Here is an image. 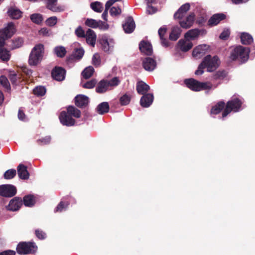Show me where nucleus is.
I'll list each match as a JSON object with an SVG mask.
<instances>
[{
	"label": "nucleus",
	"instance_id": "obj_44",
	"mask_svg": "<svg viewBox=\"0 0 255 255\" xmlns=\"http://www.w3.org/2000/svg\"><path fill=\"white\" fill-rule=\"evenodd\" d=\"M43 21V17L40 13H33V23L38 25H41Z\"/></svg>",
	"mask_w": 255,
	"mask_h": 255
},
{
	"label": "nucleus",
	"instance_id": "obj_34",
	"mask_svg": "<svg viewBox=\"0 0 255 255\" xmlns=\"http://www.w3.org/2000/svg\"><path fill=\"white\" fill-rule=\"evenodd\" d=\"M46 89L44 86H38L33 89V94L37 97H42L45 95Z\"/></svg>",
	"mask_w": 255,
	"mask_h": 255
},
{
	"label": "nucleus",
	"instance_id": "obj_39",
	"mask_svg": "<svg viewBox=\"0 0 255 255\" xmlns=\"http://www.w3.org/2000/svg\"><path fill=\"white\" fill-rule=\"evenodd\" d=\"M54 51L59 57L62 58L65 56L66 53V50L65 47L63 46H57L54 48Z\"/></svg>",
	"mask_w": 255,
	"mask_h": 255
},
{
	"label": "nucleus",
	"instance_id": "obj_64",
	"mask_svg": "<svg viewBox=\"0 0 255 255\" xmlns=\"http://www.w3.org/2000/svg\"><path fill=\"white\" fill-rule=\"evenodd\" d=\"M9 78L12 84L15 83L16 82V74L14 73L9 74Z\"/></svg>",
	"mask_w": 255,
	"mask_h": 255
},
{
	"label": "nucleus",
	"instance_id": "obj_21",
	"mask_svg": "<svg viewBox=\"0 0 255 255\" xmlns=\"http://www.w3.org/2000/svg\"><path fill=\"white\" fill-rule=\"evenodd\" d=\"M17 174L19 178L21 179H28L30 174L27 171V168L22 164H20L17 167Z\"/></svg>",
	"mask_w": 255,
	"mask_h": 255
},
{
	"label": "nucleus",
	"instance_id": "obj_6",
	"mask_svg": "<svg viewBox=\"0 0 255 255\" xmlns=\"http://www.w3.org/2000/svg\"><path fill=\"white\" fill-rule=\"evenodd\" d=\"M16 187L10 184H4L0 185V196L10 198L14 196L16 194Z\"/></svg>",
	"mask_w": 255,
	"mask_h": 255
},
{
	"label": "nucleus",
	"instance_id": "obj_15",
	"mask_svg": "<svg viewBox=\"0 0 255 255\" xmlns=\"http://www.w3.org/2000/svg\"><path fill=\"white\" fill-rule=\"evenodd\" d=\"M226 18V15L223 13H216L213 15L208 21L209 26H213L217 25L220 22Z\"/></svg>",
	"mask_w": 255,
	"mask_h": 255
},
{
	"label": "nucleus",
	"instance_id": "obj_32",
	"mask_svg": "<svg viewBox=\"0 0 255 255\" xmlns=\"http://www.w3.org/2000/svg\"><path fill=\"white\" fill-rule=\"evenodd\" d=\"M67 111L71 117L73 116L76 118H79L81 117V111L73 106H68L67 108Z\"/></svg>",
	"mask_w": 255,
	"mask_h": 255
},
{
	"label": "nucleus",
	"instance_id": "obj_48",
	"mask_svg": "<svg viewBox=\"0 0 255 255\" xmlns=\"http://www.w3.org/2000/svg\"><path fill=\"white\" fill-rule=\"evenodd\" d=\"M11 49H15L17 48H19L22 45L23 41L22 39L17 38L15 40H13L11 41Z\"/></svg>",
	"mask_w": 255,
	"mask_h": 255
},
{
	"label": "nucleus",
	"instance_id": "obj_35",
	"mask_svg": "<svg viewBox=\"0 0 255 255\" xmlns=\"http://www.w3.org/2000/svg\"><path fill=\"white\" fill-rule=\"evenodd\" d=\"M94 69L92 66L86 67L82 72V75L85 79L90 78L93 74Z\"/></svg>",
	"mask_w": 255,
	"mask_h": 255
},
{
	"label": "nucleus",
	"instance_id": "obj_51",
	"mask_svg": "<svg viewBox=\"0 0 255 255\" xmlns=\"http://www.w3.org/2000/svg\"><path fill=\"white\" fill-rule=\"evenodd\" d=\"M121 12L122 10L119 7H116L115 6H113L110 9V13L112 16L120 15Z\"/></svg>",
	"mask_w": 255,
	"mask_h": 255
},
{
	"label": "nucleus",
	"instance_id": "obj_43",
	"mask_svg": "<svg viewBox=\"0 0 255 255\" xmlns=\"http://www.w3.org/2000/svg\"><path fill=\"white\" fill-rule=\"evenodd\" d=\"M147 1V12L148 14H152L156 12L157 9L152 6L151 4L155 2L156 0H146Z\"/></svg>",
	"mask_w": 255,
	"mask_h": 255
},
{
	"label": "nucleus",
	"instance_id": "obj_25",
	"mask_svg": "<svg viewBox=\"0 0 255 255\" xmlns=\"http://www.w3.org/2000/svg\"><path fill=\"white\" fill-rule=\"evenodd\" d=\"M109 88L108 80L103 79L98 83L96 91L99 94L104 93L108 90Z\"/></svg>",
	"mask_w": 255,
	"mask_h": 255
},
{
	"label": "nucleus",
	"instance_id": "obj_45",
	"mask_svg": "<svg viewBox=\"0 0 255 255\" xmlns=\"http://www.w3.org/2000/svg\"><path fill=\"white\" fill-rule=\"evenodd\" d=\"M84 54V51L82 48H76L72 54L73 57L77 59H80Z\"/></svg>",
	"mask_w": 255,
	"mask_h": 255
},
{
	"label": "nucleus",
	"instance_id": "obj_4",
	"mask_svg": "<svg viewBox=\"0 0 255 255\" xmlns=\"http://www.w3.org/2000/svg\"><path fill=\"white\" fill-rule=\"evenodd\" d=\"M45 55V47L42 43L35 45L33 47V66L40 64L44 59Z\"/></svg>",
	"mask_w": 255,
	"mask_h": 255
},
{
	"label": "nucleus",
	"instance_id": "obj_9",
	"mask_svg": "<svg viewBox=\"0 0 255 255\" xmlns=\"http://www.w3.org/2000/svg\"><path fill=\"white\" fill-rule=\"evenodd\" d=\"M15 32V28L12 22H9L4 28L0 29V36L6 39L10 38Z\"/></svg>",
	"mask_w": 255,
	"mask_h": 255
},
{
	"label": "nucleus",
	"instance_id": "obj_59",
	"mask_svg": "<svg viewBox=\"0 0 255 255\" xmlns=\"http://www.w3.org/2000/svg\"><path fill=\"white\" fill-rule=\"evenodd\" d=\"M37 142H40L41 144H47L50 143L51 141V137L50 136H46L44 137H43L41 139L37 140Z\"/></svg>",
	"mask_w": 255,
	"mask_h": 255
},
{
	"label": "nucleus",
	"instance_id": "obj_47",
	"mask_svg": "<svg viewBox=\"0 0 255 255\" xmlns=\"http://www.w3.org/2000/svg\"><path fill=\"white\" fill-rule=\"evenodd\" d=\"M227 75L225 70L218 71L213 74V78L214 79H223Z\"/></svg>",
	"mask_w": 255,
	"mask_h": 255
},
{
	"label": "nucleus",
	"instance_id": "obj_53",
	"mask_svg": "<svg viewBox=\"0 0 255 255\" xmlns=\"http://www.w3.org/2000/svg\"><path fill=\"white\" fill-rule=\"evenodd\" d=\"M97 82V81L95 79H93L85 83L83 85V87L87 89L93 88L95 86Z\"/></svg>",
	"mask_w": 255,
	"mask_h": 255
},
{
	"label": "nucleus",
	"instance_id": "obj_10",
	"mask_svg": "<svg viewBox=\"0 0 255 255\" xmlns=\"http://www.w3.org/2000/svg\"><path fill=\"white\" fill-rule=\"evenodd\" d=\"M22 205V199L18 197H15L10 200L8 205L6 207L7 210L16 211L18 210Z\"/></svg>",
	"mask_w": 255,
	"mask_h": 255
},
{
	"label": "nucleus",
	"instance_id": "obj_63",
	"mask_svg": "<svg viewBox=\"0 0 255 255\" xmlns=\"http://www.w3.org/2000/svg\"><path fill=\"white\" fill-rule=\"evenodd\" d=\"M117 1L116 0H109L107 1L105 4V8L109 9L111 6L113 5Z\"/></svg>",
	"mask_w": 255,
	"mask_h": 255
},
{
	"label": "nucleus",
	"instance_id": "obj_50",
	"mask_svg": "<svg viewBox=\"0 0 255 255\" xmlns=\"http://www.w3.org/2000/svg\"><path fill=\"white\" fill-rule=\"evenodd\" d=\"M47 25L49 26H53L57 22V18L56 16H51L47 18L45 21Z\"/></svg>",
	"mask_w": 255,
	"mask_h": 255
},
{
	"label": "nucleus",
	"instance_id": "obj_12",
	"mask_svg": "<svg viewBox=\"0 0 255 255\" xmlns=\"http://www.w3.org/2000/svg\"><path fill=\"white\" fill-rule=\"evenodd\" d=\"M154 99L153 94L147 93L142 95L140 100V105L143 108H148L152 104Z\"/></svg>",
	"mask_w": 255,
	"mask_h": 255
},
{
	"label": "nucleus",
	"instance_id": "obj_46",
	"mask_svg": "<svg viewBox=\"0 0 255 255\" xmlns=\"http://www.w3.org/2000/svg\"><path fill=\"white\" fill-rule=\"evenodd\" d=\"M100 43L102 45V49L105 52H108L110 50L111 46L110 45L107 39L102 38L100 41Z\"/></svg>",
	"mask_w": 255,
	"mask_h": 255
},
{
	"label": "nucleus",
	"instance_id": "obj_3",
	"mask_svg": "<svg viewBox=\"0 0 255 255\" xmlns=\"http://www.w3.org/2000/svg\"><path fill=\"white\" fill-rule=\"evenodd\" d=\"M184 83L188 88L194 91H200L211 88V86L207 83L200 82L193 78L185 79Z\"/></svg>",
	"mask_w": 255,
	"mask_h": 255
},
{
	"label": "nucleus",
	"instance_id": "obj_42",
	"mask_svg": "<svg viewBox=\"0 0 255 255\" xmlns=\"http://www.w3.org/2000/svg\"><path fill=\"white\" fill-rule=\"evenodd\" d=\"M16 174V171L14 169H10L6 170L3 176L5 179H11L15 176Z\"/></svg>",
	"mask_w": 255,
	"mask_h": 255
},
{
	"label": "nucleus",
	"instance_id": "obj_57",
	"mask_svg": "<svg viewBox=\"0 0 255 255\" xmlns=\"http://www.w3.org/2000/svg\"><path fill=\"white\" fill-rule=\"evenodd\" d=\"M35 234L37 238L39 240H44L46 238V234L43 231L40 230H36Z\"/></svg>",
	"mask_w": 255,
	"mask_h": 255
},
{
	"label": "nucleus",
	"instance_id": "obj_11",
	"mask_svg": "<svg viewBox=\"0 0 255 255\" xmlns=\"http://www.w3.org/2000/svg\"><path fill=\"white\" fill-rule=\"evenodd\" d=\"M74 103L77 107L84 108L89 104V98L84 95H78L74 98Z\"/></svg>",
	"mask_w": 255,
	"mask_h": 255
},
{
	"label": "nucleus",
	"instance_id": "obj_16",
	"mask_svg": "<svg viewBox=\"0 0 255 255\" xmlns=\"http://www.w3.org/2000/svg\"><path fill=\"white\" fill-rule=\"evenodd\" d=\"M190 5L189 3H186L178 9V10L174 13V19H182L186 14V12L189 10Z\"/></svg>",
	"mask_w": 255,
	"mask_h": 255
},
{
	"label": "nucleus",
	"instance_id": "obj_24",
	"mask_svg": "<svg viewBox=\"0 0 255 255\" xmlns=\"http://www.w3.org/2000/svg\"><path fill=\"white\" fill-rule=\"evenodd\" d=\"M85 35L87 43L92 46L94 47L97 39L95 32L91 29H88L86 31Z\"/></svg>",
	"mask_w": 255,
	"mask_h": 255
},
{
	"label": "nucleus",
	"instance_id": "obj_36",
	"mask_svg": "<svg viewBox=\"0 0 255 255\" xmlns=\"http://www.w3.org/2000/svg\"><path fill=\"white\" fill-rule=\"evenodd\" d=\"M0 85L5 88L7 91H10V85L7 78L2 75L0 76Z\"/></svg>",
	"mask_w": 255,
	"mask_h": 255
},
{
	"label": "nucleus",
	"instance_id": "obj_49",
	"mask_svg": "<svg viewBox=\"0 0 255 255\" xmlns=\"http://www.w3.org/2000/svg\"><path fill=\"white\" fill-rule=\"evenodd\" d=\"M23 204L25 206L31 207L32 206V195H25L23 198Z\"/></svg>",
	"mask_w": 255,
	"mask_h": 255
},
{
	"label": "nucleus",
	"instance_id": "obj_8",
	"mask_svg": "<svg viewBox=\"0 0 255 255\" xmlns=\"http://www.w3.org/2000/svg\"><path fill=\"white\" fill-rule=\"evenodd\" d=\"M66 71V70L60 66L54 67L51 71L52 78L57 81H62L65 78Z\"/></svg>",
	"mask_w": 255,
	"mask_h": 255
},
{
	"label": "nucleus",
	"instance_id": "obj_62",
	"mask_svg": "<svg viewBox=\"0 0 255 255\" xmlns=\"http://www.w3.org/2000/svg\"><path fill=\"white\" fill-rule=\"evenodd\" d=\"M167 31V28L166 27H161L158 30V34L160 37V38L164 37L165 34L166 33Z\"/></svg>",
	"mask_w": 255,
	"mask_h": 255
},
{
	"label": "nucleus",
	"instance_id": "obj_18",
	"mask_svg": "<svg viewBox=\"0 0 255 255\" xmlns=\"http://www.w3.org/2000/svg\"><path fill=\"white\" fill-rule=\"evenodd\" d=\"M206 33V31L205 30H200L197 28L192 29L188 30L185 34L184 37L187 40H188V38H190L191 39H194L195 38L198 37L200 34H205Z\"/></svg>",
	"mask_w": 255,
	"mask_h": 255
},
{
	"label": "nucleus",
	"instance_id": "obj_38",
	"mask_svg": "<svg viewBox=\"0 0 255 255\" xmlns=\"http://www.w3.org/2000/svg\"><path fill=\"white\" fill-rule=\"evenodd\" d=\"M131 96L126 93L120 98V103L122 106L128 105L131 100Z\"/></svg>",
	"mask_w": 255,
	"mask_h": 255
},
{
	"label": "nucleus",
	"instance_id": "obj_26",
	"mask_svg": "<svg viewBox=\"0 0 255 255\" xmlns=\"http://www.w3.org/2000/svg\"><path fill=\"white\" fill-rule=\"evenodd\" d=\"M178 47L183 52H187L192 48L193 44L190 41L187 42L184 39H180L177 43Z\"/></svg>",
	"mask_w": 255,
	"mask_h": 255
},
{
	"label": "nucleus",
	"instance_id": "obj_55",
	"mask_svg": "<svg viewBox=\"0 0 255 255\" xmlns=\"http://www.w3.org/2000/svg\"><path fill=\"white\" fill-rule=\"evenodd\" d=\"M51 34L50 30L46 27L42 28L38 31V34L42 36L48 37L50 36Z\"/></svg>",
	"mask_w": 255,
	"mask_h": 255
},
{
	"label": "nucleus",
	"instance_id": "obj_27",
	"mask_svg": "<svg viewBox=\"0 0 255 255\" xmlns=\"http://www.w3.org/2000/svg\"><path fill=\"white\" fill-rule=\"evenodd\" d=\"M109 110V105L107 102H104L100 103L96 108V112L100 115H104L108 113Z\"/></svg>",
	"mask_w": 255,
	"mask_h": 255
},
{
	"label": "nucleus",
	"instance_id": "obj_56",
	"mask_svg": "<svg viewBox=\"0 0 255 255\" xmlns=\"http://www.w3.org/2000/svg\"><path fill=\"white\" fill-rule=\"evenodd\" d=\"M230 34V31L229 29H225L219 36L221 39L226 40H227Z\"/></svg>",
	"mask_w": 255,
	"mask_h": 255
},
{
	"label": "nucleus",
	"instance_id": "obj_33",
	"mask_svg": "<svg viewBox=\"0 0 255 255\" xmlns=\"http://www.w3.org/2000/svg\"><path fill=\"white\" fill-rule=\"evenodd\" d=\"M70 202L68 201L61 200L54 209V212H61L66 210L68 207Z\"/></svg>",
	"mask_w": 255,
	"mask_h": 255
},
{
	"label": "nucleus",
	"instance_id": "obj_1",
	"mask_svg": "<svg viewBox=\"0 0 255 255\" xmlns=\"http://www.w3.org/2000/svg\"><path fill=\"white\" fill-rule=\"evenodd\" d=\"M250 52L249 48L239 45L231 51L229 57L233 61L238 60L243 63L248 61Z\"/></svg>",
	"mask_w": 255,
	"mask_h": 255
},
{
	"label": "nucleus",
	"instance_id": "obj_17",
	"mask_svg": "<svg viewBox=\"0 0 255 255\" xmlns=\"http://www.w3.org/2000/svg\"><path fill=\"white\" fill-rule=\"evenodd\" d=\"M31 248V243H21L17 246L16 251L19 254H27L30 252Z\"/></svg>",
	"mask_w": 255,
	"mask_h": 255
},
{
	"label": "nucleus",
	"instance_id": "obj_30",
	"mask_svg": "<svg viewBox=\"0 0 255 255\" xmlns=\"http://www.w3.org/2000/svg\"><path fill=\"white\" fill-rule=\"evenodd\" d=\"M9 16L12 19H18L22 16V12L15 7H10L7 11Z\"/></svg>",
	"mask_w": 255,
	"mask_h": 255
},
{
	"label": "nucleus",
	"instance_id": "obj_19",
	"mask_svg": "<svg viewBox=\"0 0 255 255\" xmlns=\"http://www.w3.org/2000/svg\"><path fill=\"white\" fill-rule=\"evenodd\" d=\"M140 51L147 55H151L152 53L151 44L148 41L142 40L139 44Z\"/></svg>",
	"mask_w": 255,
	"mask_h": 255
},
{
	"label": "nucleus",
	"instance_id": "obj_2",
	"mask_svg": "<svg viewBox=\"0 0 255 255\" xmlns=\"http://www.w3.org/2000/svg\"><path fill=\"white\" fill-rule=\"evenodd\" d=\"M242 104V102L237 98L228 101L222 113V118L226 117L232 111L234 112H239Z\"/></svg>",
	"mask_w": 255,
	"mask_h": 255
},
{
	"label": "nucleus",
	"instance_id": "obj_54",
	"mask_svg": "<svg viewBox=\"0 0 255 255\" xmlns=\"http://www.w3.org/2000/svg\"><path fill=\"white\" fill-rule=\"evenodd\" d=\"M120 83L118 77H115L110 80H108V84L109 87L117 86Z\"/></svg>",
	"mask_w": 255,
	"mask_h": 255
},
{
	"label": "nucleus",
	"instance_id": "obj_22",
	"mask_svg": "<svg viewBox=\"0 0 255 255\" xmlns=\"http://www.w3.org/2000/svg\"><path fill=\"white\" fill-rule=\"evenodd\" d=\"M208 47L206 44L199 45L194 48L192 51V55L194 57L200 58L207 50Z\"/></svg>",
	"mask_w": 255,
	"mask_h": 255
},
{
	"label": "nucleus",
	"instance_id": "obj_14",
	"mask_svg": "<svg viewBox=\"0 0 255 255\" xmlns=\"http://www.w3.org/2000/svg\"><path fill=\"white\" fill-rule=\"evenodd\" d=\"M142 66L147 71H152L156 66L155 60L150 57H146L142 60Z\"/></svg>",
	"mask_w": 255,
	"mask_h": 255
},
{
	"label": "nucleus",
	"instance_id": "obj_31",
	"mask_svg": "<svg viewBox=\"0 0 255 255\" xmlns=\"http://www.w3.org/2000/svg\"><path fill=\"white\" fill-rule=\"evenodd\" d=\"M240 37L241 42L243 44L250 45L253 42V38L252 36L248 33H242Z\"/></svg>",
	"mask_w": 255,
	"mask_h": 255
},
{
	"label": "nucleus",
	"instance_id": "obj_28",
	"mask_svg": "<svg viewBox=\"0 0 255 255\" xmlns=\"http://www.w3.org/2000/svg\"><path fill=\"white\" fill-rule=\"evenodd\" d=\"M181 33V28L178 26H175L172 28L171 33L169 34V39L172 41L177 40L180 37Z\"/></svg>",
	"mask_w": 255,
	"mask_h": 255
},
{
	"label": "nucleus",
	"instance_id": "obj_29",
	"mask_svg": "<svg viewBox=\"0 0 255 255\" xmlns=\"http://www.w3.org/2000/svg\"><path fill=\"white\" fill-rule=\"evenodd\" d=\"M226 107L225 103L224 101L218 102L215 106L212 107L211 110V114L217 115L219 114Z\"/></svg>",
	"mask_w": 255,
	"mask_h": 255
},
{
	"label": "nucleus",
	"instance_id": "obj_13",
	"mask_svg": "<svg viewBox=\"0 0 255 255\" xmlns=\"http://www.w3.org/2000/svg\"><path fill=\"white\" fill-rule=\"evenodd\" d=\"M135 27V22L131 16L128 17L126 20L125 23L123 24L124 30L127 33H132L134 30Z\"/></svg>",
	"mask_w": 255,
	"mask_h": 255
},
{
	"label": "nucleus",
	"instance_id": "obj_37",
	"mask_svg": "<svg viewBox=\"0 0 255 255\" xmlns=\"http://www.w3.org/2000/svg\"><path fill=\"white\" fill-rule=\"evenodd\" d=\"M90 6L91 8L97 12H101L103 10L102 3L99 1L92 2Z\"/></svg>",
	"mask_w": 255,
	"mask_h": 255
},
{
	"label": "nucleus",
	"instance_id": "obj_5",
	"mask_svg": "<svg viewBox=\"0 0 255 255\" xmlns=\"http://www.w3.org/2000/svg\"><path fill=\"white\" fill-rule=\"evenodd\" d=\"M219 58L217 56L212 57L210 55H208L202 61L205 68H207L208 72L214 71L218 66V62Z\"/></svg>",
	"mask_w": 255,
	"mask_h": 255
},
{
	"label": "nucleus",
	"instance_id": "obj_40",
	"mask_svg": "<svg viewBox=\"0 0 255 255\" xmlns=\"http://www.w3.org/2000/svg\"><path fill=\"white\" fill-rule=\"evenodd\" d=\"M10 58L9 52L4 48L0 49V59L3 61H8Z\"/></svg>",
	"mask_w": 255,
	"mask_h": 255
},
{
	"label": "nucleus",
	"instance_id": "obj_58",
	"mask_svg": "<svg viewBox=\"0 0 255 255\" xmlns=\"http://www.w3.org/2000/svg\"><path fill=\"white\" fill-rule=\"evenodd\" d=\"M98 24L99 25L98 28H99L101 30H106L108 29L109 27V25L107 23L104 22L101 20H98Z\"/></svg>",
	"mask_w": 255,
	"mask_h": 255
},
{
	"label": "nucleus",
	"instance_id": "obj_60",
	"mask_svg": "<svg viewBox=\"0 0 255 255\" xmlns=\"http://www.w3.org/2000/svg\"><path fill=\"white\" fill-rule=\"evenodd\" d=\"M205 68V65L203 62L198 66L197 70L195 71V74L197 75H202L204 73V69Z\"/></svg>",
	"mask_w": 255,
	"mask_h": 255
},
{
	"label": "nucleus",
	"instance_id": "obj_23",
	"mask_svg": "<svg viewBox=\"0 0 255 255\" xmlns=\"http://www.w3.org/2000/svg\"><path fill=\"white\" fill-rule=\"evenodd\" d=\"M150 89V87L142 81H139L137 82L136 90L137 93L139 95H145L147 93Z\"/></svg>",
	"mask_w": 255,
	"mask_h": 255
},
{
	"label": "nucleus",
	"instance_id": "obj_52",
	"mask_svg": "<svg viewBox=\"0 0 255 255\" xmlns=\"http://www.w3.org/2000/svg\"><path fill=\"white\" fill-rule=\"evenodd\" d=\"M75 33L77 37L80 38H85L86 36L85 31L81 26H79L76 29Z\"/></svg>",
	"mask_w": 255,
	"mask_h": 255
},
{
	"label": "nucleus",
	"instance_id": "obj_20",
	"mask_svg": "<svg viewBox=\"0 0 255 255\" xmlns=\"http://www.w3.org/2000/svg\"><path fill=\"white\" fill-rule=\"evenodd\" d=\"M195 14L194 13H191L186 18L185 20H182L179 21V24L181 27L185 29L189 28L191 27L195 20Z\"/></svg>",
	"mask_w": 255,
	"mask_h": 255
},
{
	"label": "nucleus",
	"instance_id": "obj_7",
	"mask_svg": "<svg viewBox=\"0 0 255 255\" xmlns=\"http://www.w3.org/2000/svg\"><path fill=\"white\" fill-rule=\"evenodd\" d=\"M59 119L60 123L63 125L67 127H72L74 126L75 124V120L68 112L62 111L60 113Z\"/></svg>",
	"mask_w": 255,
	"mask_h": 255
},
{
	"label": "nucleus",
	"instance_id": "obj_61",
	"mask_svg": "<svg viewBox=\"0 0 255 255\" xmlns=\"http://www.w3.org/2000/svg\"><path fill=\"white\" fill-rule=\"evenodd\" d=\"M93 63L95 66H98L100 64L101 60L100 56L98 54H95L93 57Z\"/></svg>",
	"mask_w": 255,
	"mask_h": 255
},
{
	"label": "nucleus",
	"instance_id": "obj_41",
	"mask_svg": "<svg viewBox=\"0 0 255 255\" xmlns=\"http://www.w3.org/2000/svg\"><path fill=\"white\" fill-rule=\"evenodd\" d=\"M98 23V21L92 18H87L85 22V24L86 26L93 28H98L99 26Z\"/></svg>",
	"mask_w": 255,
	"mask_h": 255
}]
</instances>
